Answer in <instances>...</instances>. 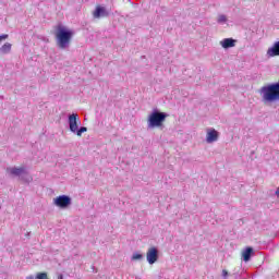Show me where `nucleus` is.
<instances>
[{"label": "nucleus", "mask_w": 279, "mask_h": 279, "mask_svg": "<svg viewBox=\"0 0 279 279\" xmlns=\"http://www.w3.org/2000/svg\"><path fill=\"white\" fill-rule=\"evenodd\" d=\"M260 95L264 104H274V101H279V82L263 86Z\"/></svg>", "instance_id": "1"}, {"label": "nucleus", "mask_w": 279, "mask_h": 279, "mask_svg": "<svg viewBox=\"0 0 279 279\" xmlns=\"http://www.w3.org/2000/svg\"><path fill=\"white\" fill-rule=\"evenodd\" d=\"M71 38H73V31L66 29L62 26L57 28V45L59 49H66L71 45Z\"/></svg>", "instance_id": "2"}, {"label": "nucleus", "mask_w": 279, "mask_h": 279, "mask_svg": "<svg viewBox=\"0 0 279 279\" xmlns=\"http://www.w3.org/2000/svg\"><path fill=\"white\" fill-rule=\"evenodd\" d=\"M80 123L82 122L80 121V116H77V113H72L68 117L69 130L72 134H76V136H82L84 132H88V128H80Z\"/></svg>", "instance_id": "3"}, {"label": "nucleus", "mask_w": 279, "mask_h": 279, "mask_svg": "<svg viewBox=\"0 0 279 279\" xmlns=\"http://www.w3.org/2000/svg\"><path fill=\"white\" fill-rule=\"evenodd\" d=\"M167 117H169V114H167L166 112L154 109L148 117V129L151 130L154 128H160V125L165 123Z\"/></svg>", "instance_id": "4"}, {"label": "nucleus", "mask_w": 279, "mask_h": 279, "mask_svg": "<svg viewBox=\"0 0 279 279\" xmlns=\"http://www.w3.org/2000/svg\"><path fill=\"white\" fill-rule=\"evenodd\" d=\"M7 171L14 178H19V180H21L22 182H26L27 184H29V182H32V178L27 173V170L25 169V167L8 168Z\"/></svg>", "instance_id": "5"}, {"label": "nucleus", "mask_w": 279, "mask_h": 279, "mask_svg": "<svg viewBox=\"0 0 279 279\" xmlns=\"http://www.w3.org/2000/svg\"><path fill=\"white\" fill-rule=\"evenodd\" d=\"M53 204L58 208H61L64 210V209L69 208V206H71L72 199H71V196H69V195H60V196L53 198Z\"/></svg>", "instance_id": "6"}, {"label": "nucleus", "mask_w": 279, "mask_h": 279, "mask_svg": "<svg viewBox=\"0 0 279 279\" xmlns=\"http://www.w3.org/2000/svg\"><path fill=\"white\" fill-rule=\"evenodd\" d=\"M146 260L149 265L158 263V250L156 247L148 248L146 253Z\"/></svg>", "instance_id": "7"}, {"label": "nucleus", "mask_w": 279, "mask_h": 279, "mask_svg": "<svg viewBox=\"0 0 279 279\" xmlns=\"http://www.w3.org/2000/svg\"><path fill=\"white\" fill-rule=\"evenodd\" d=\"M93 16L94 19H106V16H110V13L104 7L98 5L94 11Z\"/></svg>", "instance_id": "8"}, {"label": "nucleus", "mask_w": 279, "mask_h": 279, "mask_svg": "<svg viewBox=\"0 0 279 279\" xmlns=\"http://www.w3.org/2000/svg\"><path fill=\"white\" fill-rule=\"evenodd\" d=\"M219 140V132L215 129H208L206 135V143H215Z\"/></svg>", "instance_id": "9"}, {"label": "nucleus", "mask_w": 279, "mask_h": 279, "mask_svg": "<svg viewBox=\"0 0 279 279\" xmlns=\"http://www.w3.org/2000/svg\"><path fill=\"white\" fill-rule=\"evenodd\" d=\"M222 49H232V47H236V40L233 38H225L220 41Z\"/></svg>", "instance_id": "10"}, {"label": "nucleus", "mask_w": 279, "mask_h": 279, "mask_svg": "<svg viewBox=\"0 0 279 279\" xmlns=\"http://www.w3.org/2000/svg\"><path fill=\"white\" fill-rule=\"evenodd\" d=\"M267 56L269 58H276L277 56H279V41H276L272 47H270L267 50Z\"/></svg>", "instance_id": "11"}, {"label": "nucleus", "mask_w": 279, "mask_h": 279, "mask_svg": "<svg viewBox=\"0 0 279 279\" xmlns=\"http://www.w3.org/2000/svg\"><path fill=\"white\" fill-rule=\"evenodd\" d=\"M252 254H254V248L248 246L246 247V250H244V252L242 253V258L244 263H248V260L252 258Z\"/></svg>", "instance_id": "12"}, {"label": "nucleus", "mask_w": 279, "mask_h": 279, "mask_svg": "<svg viewBox=\"0 0 279 279\" xmlns=\"http://www.w3.org/2000/svg\"><path fill=\"white\" fill-rule=\"evenodd\" d=\"M12 51V44L5 43L1 48H0V53L3 56L10 53Z\"/></svg>", "instance_id": "13"}, {"label": "nucleus", "mask_w": 279, "mask_h": 279, "mask_svg": "<svg viewBox=\"0 0 279 279\" xmlns=\"http://www.w3.org/2000/svg\"><path fill=\"white\" fill-rule=\"evenodd\" d=\"M217 23L219 25H225V23H228V17L225 14H221L218 16Z\"/></svg>", "instance_id": "14"}, {"label": "nucleus", "mask_w": 279, "mask_h": 279, "mask_svg": "<svg viewBox=\"0 0 279 279\" xmlns=\"http://www.w3.org/2000/svg\"><path fill=\"white\" fill-rule=\"evenodd\" d=\"M131 260H143V254L141 253H133Z\"/></svg>", "instance_id": "15"}, {"label": "nucleus", "mask_w": 279, "mask_h": 279, "mask_svg": "<svg viewBox=\"0 0 279 279\" xmlns=\"http://www.w3.org/2000/svg\"><path fill=\"white\" fill-rule=\"evenodd\" d=\"M35 279H49V278L47 277V272H39L37 274Z\"/></svg>", "instance_id": "16"}, {"label": "nucleus", "mask_w": 279, "mask_h": 279, "mask_svg": "<svg viewBox=\"0 0 279 279\" xmlns=\"http://www.w3.org/2000/svg\"><path fill=\"white\" fill-rule=\"evenodd\" d=\"M7 38H8L7 34L0 35V43H1V40H7Z\"/></svg>", "instance_id": "17"}, {"label": "nucleus", "mask_w": 279, "mask_h": 279, "mask_svg": "<svg viewBox=\"0 0 279 279\" xmlns=\"http://www.w3.org/2000/svg\"><path fill=\"white\" fill-rule=\"evenodd\" d=\"M222 277L228 278V270H226V269L222 270Z\"/></svg>", "instance_id": "18"}, {"label": "nucleus", "mask_w": 279, "mask_h": 279, "mask_svg": "<svg viewBox=\"0 0 279 279\" xmlns=\"http://www.w3.org/2000/svg\"><path fill=\"white\" fill-rule=\"evenodd\" d=\"M275 195H276V197H278V199H279V186L277 187V190H276V192H275Z\"/></svg>", "instance_id": "19"}, {"label": "nucleus", "mask_w": 279, "mask_h": 279, "mask_svg": "<svg viewBox=\"0 0 279 279\" xmlns=\"http://www.w3.org/2000/svg\"><path fill=\"white\" fill-rule=\"evenodd\" d=\"M64 276L63 275H59L58 279H63Z\"/></svg>", "instance_id": "20"}, {"label": "nucleus", "mask_w": 279, "mask_h": 279, "mask_svg": "<svg viewBox=\"0 0 279 279\" xmlns=\"http://www.w3.org/2000/svg\"><path fill=\"white\" fill-rule=\"evenodd\" d=\"M26 279H34V276H28L26 277Z\"/></svg>", "instance_id": "21"}]
</instances>
